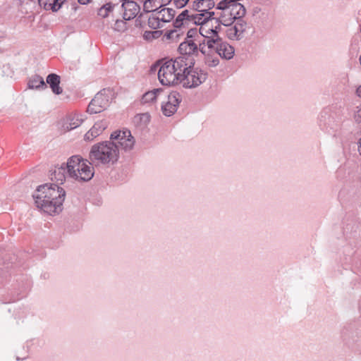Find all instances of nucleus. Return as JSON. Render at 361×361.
<instances>
[{"mask_svg": "<svg viewBox=\"0 0 361 361\" xmlns=\"http://www.w3.org/2000/svg\"><path fill=\"white\" fill-rule=\"evenodd\" d=\"M28 87L30 89L44 90L47 88V85L45 83L42 77L35 75L30 79Z\"/></svg>", "mask_w": 361, "mask_h": 361, "instance_id": "cd10ccee", "label": "nucleus"}, {"mask_svg": "<svg viewBox=\"0 0 361 361\" xmlns=\"http://www.w3.org/2000/svg\"><path fill=\"white\" fill-rule=\"evenodd\" d=\"M92 164H94V163L85 159L82 164L78 166V168H77L76 176H70L69 177L79 181L86 182L91 180L94 176Z\"/></svg>", "mask_w": 361, "mask_h": 361, "instance_id": "f8f14e48", "label": "nucleus"}, {"mask_svg": "<svg viewBox=\"0 0 361 361\" xmlns=\"http://www.w3.org/2000/svg\"><path fill=\"white\" fill-rule=\"evenodd\" d=\"M188 1L189 0H173V4L176 8H181L184 7Z\"/></svg>", "mask_w": 361, "mask_h": 361, "instance_id": "4c0bfd02", "label": "nucleus"}, {"mask_svg": "<svg viewBox=\"0 0 361 361\" xmlns=\"http://www.w3.org/2000/svg\"><path fill=\"white\" fill-rule=\"evenodd\" d=\"M213 22V35L210 38L220 37L219 33L222 30L221 25H223L216 17L212 16Z\"/></svg>", "mask_w": 361, "mask_h": 361, "instance_id": "2f4dec72", "label": "nucleus"}, {"mask_svg": "<svg viewBox=\"0 0 361 361\" xmlns=\"http://www.w3.org/2000/svg\"><path fill=\"white\" fill-rule=\"evenodd\" d=\"M359 61H360V63L361 65V55L360 56Z\"/></svg>", "mask_w": 361, "mask_h": 361, "instance_id": "49530a36", "label": "nucleus"}, {"mask_svg": "<svg viewBox=\"0 0 361 361\" xmlns=\"http://www.w3.org/2000/svg\"><path fill=\"white\" fill-rule=\"evenodd\" d=\"M358 143H359V151H360V152L361 154V138L360 139Z\"/></svg>", "mask_w": 361, "mask_h": 361, "instance_id": "37998d69", "label": "nucleus"}, {"mask_svg": "<svg viewBox=\"0 0 361 361\" xmlns=\"http://www.w3.org/2000/svg\"><path fill=\"white\" fill-rule=\"evenodd\" d=\"M234 22L240 19H243L246 14V9L242 4L230 3L228 4Z\"/></svg>", "mask_w": 361, "mask_h": 361, "instance_id": "412c9836", "label": "nucleus"}, {"mask_svg": "<svg viewBox=\"0 0 361 361\" xmlns=\"http://www.w3.org/2000/svg\"><path fill=\"white\" fill-rule=\"evenodd\" d=\"M356 94L358 97H361V85L357 88Z\"/></svg>", "mask_w": 361, "mask_h": 361, "instance_id": "a19ab883", "label": "nucleus"}, {"mask_svg": "<svg viewBox=\"0 0 361 361\" xmlns=\"http://www.w3.org/2000/svg\"><path fill=\"white\" fill-rule=\"evenodd\" d=\"M200 13L192 14V17H191V22L195 25H201L204 21L207 20H211L212 16H214L215 13L214 11H209L206 10L199 11Z\"/></svg>", "mask_w": 361, "mask_h": 361, "instance_id": "4be33fe9", "label": "nucleus"}, {"mask_svg": "<svg viewBox=\"0 0 361 361\" xmlns=\"http://www.w3.org/2000/svg\"><path fill=\"white\" fill-rule=\"evenodd\" d=\"M161 4L159 0H145L143 4V9L146 13L156 12Z\"/></svg>", "mask_w": 361, "mask_h": 361, "instance_id": "c756f323", "label": "nucleus"}, {"mask_svg": "<svg viewBox=\"0 0 361 361\" xmlns=\"http://www.w3.org/2000/svg\"><path fill=\"white\" fill-rule=\"evenodd\" d=\"M142 16V15H140L137 19H136V22H138L139 20V18Z\"/></svg>", "mask_w": 361, "mask_h": 361, "instance_id": "a18cd8bd", "label": "nucleus"}, {"mask_svg": "<svg viewBox=\"0 0 361 361\" xmlns=\"http://www.w3.org/2000/svg\"><path fill=\"white\" fill-rule=\"evenodd\" d=\"M200 51L204 56V63L209 68L216 67L219 64V56L212 51L208 49L204 41L200 42Z\"/></svg>", "mask_w": 361, "mask_h": 361, "instance_id": "2eb2a0df", "label": "nucleus"}, {"mask_svg": "<svg viewBox=\"0 0 361 361\" xmlns=\"http://www.w3.org/2000/svg\"><path fill=\"white\" fill-rule=\"evenodd\" d=\"M119 158V149L109 141L98 142L90 149L89 159L95 165H114Z\"/></svg>", "mask_w": 361, "mask_h": 361, "instance_id": "7ed1b4c3", "label": "nucleus"}, {"mask_svg": "<svg viewBox=\"0 0 361 361\" xmlns=\"http://www.w3.org/2000/svg\"><path fill=\"white\" fill-rule=\"evenodd\" d=\"M162 33H163L162 30H154V31L145 32V37L147 39H157L159 37H161Z\"/></svg>", "mask_w": 361, "mask_h": 361, "instance_id": "f704fd0d", "label": "nucleus"}, {"mask_svg": "<svg viewBox=\"0 0 361 361\" xmlns=\"http://www.w3.org/2000/svg\"><path fill=\"white\" fill-rule=\"evenodd\" d=\"M229 4L227 0H222L216 6V9L221 10V11L218 13V17L216 18L225 27H229L234 23L232 13H231L228 6Z\"/></svg>", "mask_w": 361, "mask_h": 361, "instance_id": "ddd939ff", "label": "nucleus"}, {"mask_svg": "<svg viewBox=\"0 0 361 361\" xmlns=\"http://www.w3.org/2000/svg\"><path fill=\"white\" fill-rule=\"evenodd\" d=\"M226 37L231 40H240L244 37L246 30L247 23L244 19L235 20L232 25L226 27Z\"/></svg>", "mask_w": 361, "mask_h": 361, "instance_id": "9b49d317", "label": "nucleus"}, {"mask_svg": "<svg viewBox=\"0 0 361 361\" xmlns=\"http://www.w3.org/2000/svg\"><path fill=\"white\" fill-rule=\"evenodd\" d=\"M199 43L201 42L198 41ZM180 56L172 58L165 61L163 65L177 66L178 68L187 66L188 67L194 66L195 64V57L200 51V45L193 42L192 39H185L181 42L178 49Z\"/></svg>", "mask_w": 361, "mask_h": 361, "instance_id": "20e7f679", "label": "nucleus"}, {"mask_svg": "<svg viewBox=\"0 0 361 361\" xmlns=\"http://www.w3.org/2000/svg\"><path fill=\"white\" fill-rule=\"evenodd\" d=\"M83 121V118H80L79 116H76L74 117H70L67 119V121L63 123V128L66 130L69 131L76 128L80 126Z\"/></svg>", "mask_w": 361, "mask_h": 361, "instance_id": "c85d7f7f", "label": "nucleus"}, {"mask_svg": "<svg viewBox=\"0 0 361 361\" xmlns=\"http://www.w3.org/2000/svg\"><path fill=\"white\" fill-rule=\"evenodd\" d=\"M161 21L157 16H151L148 18V25L152 29H158L162 27L161 25Z\"/></svg>", "mask_w": 361, "mask_h": 361, "instance_id": "473e14b6", "label": "nucleus"}, {"mask_svg": "<svg viewBox=\"0 0 361 361\" xmlns=\"http://www.w3.org/2000/svg\"><path fill=\"white\" fill-rule=\"evenodd\" d=\"M97 14L104 18H111V20L115 22L114 27L115 30L123 32L126 30V20L120 18L121 7L118 4L106 3L99 8Z\"/></svg>", "mask_w": 361, "mask_h": 361, "instance_id": "39448f33", "label": "nucleus"}, {"mask_svg": "<svg viewBox=\"0 0 361 361\" xmlns=\"http://www.w3.org/2000/svg\"><path fill=\"white\" fill-rule=\"evenodd\" d=\"M66 0H61V6L63 5V4L66 1Z\"/></svg>", "mask_w": 361, "mask_h": 361, "instance_id": "c03bdc74", "label": "nucleus"}, {"mask_svg": "<svg viewBox=\"0 0 361 361\" xmlns=\"http://www.w3.org/2000/svg\"><path fill=\"white\" fill-rule=\"evenodd\" d=\"M61 0H38L39 4L46 11H58L61 8Z\"/></svg>", "mask_w": 361, "mask_h": 361, "instance_id": "a878e982", "label": "nucleus"}, {"mask_svg": "<svg viewBox=\"0 0 361 361\" xmlns=\"http://www.w3.org/2000/svg\"><path fill=\"white\" fill-rule=\"evenodd\" d=\"M121 12L123 11L122 17L125 20H130L137 16L140 7L133 0H124L121 6Z\"/></svg>", "mask_w": 361, "mask_h": 361, "instance_id": "4468645a", "label": "nucleus"}, {"mask_svg": "<svg viewBox=\"0 0 361 361\" xmlns=\"http://www.w3.org/2000/svg\"><path fill=\"white\" fill-rule=\"evenodd\" d=\"M157 14L161 23H168L174 18L176 11L171 8H163Z\"/></svg>", "mask_w": 361, "mask_h": 361, "instance_id": "bb28decb", "label": "nucleus"}, {"mask_svg": "<svg viewBox=\"0 0 361 361\" xmlns=\"http://www.w3.org/2000/svg\"><path fill=\"white\" fill-rule=\"evenodd\" d=\"M161 4V7L169 4L172 0H159Z\"/></svg>", "mask_w": 361, "mask_h": 361, "instance_id": "58836bf2", "label": "nucleus"}, {"mask_svg": "<svg viewBox=\"0 0 361 361\" xmlns=\"http://www.w3.org/2000/svg\"><path fill=\"white\" fill-rule=\"evenodd\" d=\"M50 178L52 181H55L58 185L63 184L66 180V173L67 169L65 167V164H61L60 167H55L54 170H50Z\"/></svg>", "mask_w": 361, "mask_h": 361, "instance_id": "6ab92c4d", "label": "nucleus"}, {"mask_svg": "<svg viewBox=\"0 0 361 361\" xmlns=\"http://www.w3.org/2000/svg\"><path fill=\"white\" fill-rule=\"evenodd\" d=\"M164 93V90L161 88H156L152 91L147 92L145 93L142 97V103H149L152 102L154 100L162 97V94Z\"/></svg>", "mask_w": 361, "mask_h": 361, "instance_id": "393cba45", "label": "nucleus"}, {"mask_svg": "<svg viewBox=\"0 0 361 361\" xmlns=\"http://www.w3.org/2000/svg\"><path fill=\"white\" fill-rule=\"evenodd\" d=\"M150 121V115L148 113L137 114L133 118V123L136 128L142 130L145 129Z\"/></svg>", "mask_w": 361, "mask_h": 361, "instance_id": "5701e85b", "label": "nucleus"}, {"mask_svg": "<svg viewBox=\"0 0 361 361\" xmlns=\"http://www.w3.org/2000/svg\"><path fill=\"white\" fill-rule=\"evenodd\" d=\"M66 192L57 184L46 183L37 187L33 198L37 207L50 215L63 209Z\"/></svg>", "mask_w": 361, "mask_h": 361, "instance_id": "f03ea898", "label": "nucleus"}, {"mask_svg": "<svg viewBox=\"0 0 361 361\" xmlns=\"http://www.w3.org/2000/svg\"><path fill=\"white\" fill-rule=\"evenodd\" d=\"M109 141L111 143H114L119 151L123 150L125 152L133 149L135 142L131 132L128 129L113 132L110 135Z\"/></svg>", "mask_w": 361, "mask_h": 361, "instance_id": "1a4fd4ad", "label": "nucleus"}, {"mask_svg": "<svg viewBox=\"0 0 361 361\" xmlns=\"http://www.w3.org/2000/svg\"><path fill=\"white\" fill-rule=\"evenodd\" d=\"M199 30L197 27L190 28L187 32V37L185 39H192L193 42L198 41L197 38L200 37Z\"/></svg>", "mask_w": 361, "mask_h": 361, "instance_id": "72a5a7b5", "label": "nucleus"}, {"mask_svg": "<svg viewBox=\"0 0 361 361\" xmlns=\"http://www.w3.org/2000/svg\"><path fill=\"white\" fill-rule=\"evenodd\" d=\"M178 68L177 66L162 65L158 72V78L163 85H180L186 89H193L204 82L208 73L194 66Z\"/></svg>", "mask_w": 361, "mask_h": 361, "instance_id": "f257e3e1", "label": "nucleus"}, {"mask_svg": "<svg viewBox=\"0 0 361 361\" xmlns=\"http://www.w3.org/2000/svg\"><path fill=\"white\" fill-rule=\"evenodd\" d=\"M191 17H192V14H189L188 10L183 11L175 19L173 24V29L166 30L164 37L168 40L178 39L183 34V32L181 31L182 27L191 22Z\"/></svg>", "mask_w": 361, "mask_h": 361, "instance_id": "6e6552de", "label": "nucleus"}, {"mask_svg": "<svg viewBox=\"0 0 361 361\" xmlns=\"http://www.w3.org/2000/svg\"><path fill=\"white\" fill-rule=\"evenodd\" d=\"M78 1L79 4L85 5V4H88L91 0H78Z\"/></svg>", "mask_w": 361, "mask_h": 361, "instance_id": "ea45409f", "label": "nucleus"}, {"mask_svg": "<svg viewBox=\"0 0 361 361\" xmlns=\"http://www.w3.org/2000/svg\"><path fill=\"white\" fill-rule=\"evenodd\" d=\"M162 97L166 98L161 102V111L164 116H171L176 112L180 103L182 101L181 94L176 91L170 92H166L162 94Z\"/></svg>", "mask_w": 361, "mask_h": 361, "instance_id": "9d476101", "label": "nucleus"}, {"mask_svg": "<svg viewBox=\"0 0 361 361\" xmlns=\"http://www.w3.org/2000/svg\"><path fill=\"white\" fill-rule=\"evenodd\" d=\"M215 3L214 0H199L197 2V9L202 8L201 10H210L214 8Z\"/></svg>", "mask_w": 361, "mask_h": 361, "instance_id": "7c9ffc66", "label": "nucleus"}, {"mask_svg": "<svg viewBox=\"0 0 361 361\" xmlns=\"http://www.w3.org/2000/svg\"><path fill=\"white\" fill-rule=\"evenodd\" d=\"M354 118L355 121L360 124L361 128V105L356 106L354 112Z\"/></svg>", "mask_w": 361, "mask_h": 361, "instance_id": "c9c22d12", "label": "nucleus"}, {"mask_svg": "<svg viewBox=\"0 0 361 361\" xmlns=\"http://www.w3.org/2000/svg\"><path fill=\"white\" fill-rule=\"evenodd\" d=\"M192 7H193V8H194L195 10H196V11H200V8H199V9H197V2H196V1H194L193 5H192Z\"/></svg>", "mask_w": 361, "mask_h": 361, "instance_id": "79ce46f5", "label": "nucleus"}, {"mask_svg": "<svg viewBox=\"0 0 361 361\" xmlns=\"http://www.w3.org/2000/svg\"><path fill=\"white\" fill-rule=\"evenodd\" d=\"M335 118L331 114V111L329 109H324L319 117V124L321 128H333L334 126Z\"/></svg>", "mask_w": 361, "mask_h": 361, "instance_id": "f3484780", "label": "nucleus"}, {"mask_svg": "<svg viewBox=\"0 0 361 361\" xmlns=\"http://www.w3.org/2000/svg\"><path fill=\"white\" fill-rule=\"evenodd\" d=\"M108 126V122L106 120H102L94 123L93 127L85 133L84 139L87 141L93 140L94 138L99 135Z\"/></svg>", "mask_w": 361, "mask_h": 361, "instance_id": "dca6fc26", "label": "nucleus"}, {"mask_svg": "<svg viewBox=\"0 0 361 361\" xmlns=\"http://www.w3.org/2000/svg\"><path fill=\"white\" fill-rule=\"evenodd\" d=\"M111 99L112 91L110 89H103L91 100L87 111L90 114L103 111L109 106Z\"/></svg>", "mask_w": 361, "mask_h": 361, "instance_id": "0eeeda50", "label": "nucleus"}, {"mask_svg": "<svg viewBox=\"0 0 361 361\" xmlns=\"http://www.w3.org/2000/svg\"><path fill=\"white\" fill-rule=\"evenodd\" d=\"M199 33L201 36L204 37V43L209 39V37H212L213 35V22L212 18L211 20H207L203 23L200 28Z\"/></svg>", "mask_w": 361, "mask_h": 361, "instance_id": "b1692460", "label": "nucleus"}, {"mask_svg": "<svg viewBox=\"0 0 361 361\" xmlns=\"http://www.w3.org/2000/svg\"><path fill=\"white\" fill-rule=\"evenodd\" d=\"M206 44L208 49H212L219 57L223 59L230 60L234 56V47L223 40L221 37L210 38L206 42Z\"/></svg>", "mask_w": 361, "mask_h": 361, "instance_id": "423d86ee", "label": "nucleus"}, {"mask_svg": "<svg viewBox=\"0 0 361 361\" xmlns=\"http://www.w3.org/2000/svg\"><path fill=\"white\" fill-rule=\"evenodd\" d=\"M46 82L55 94L59 95L63 92V89L60 87L61 77L59 75L56 73L49 74L47 77Z\"/></svg>", "mask_w": 361, "mask_h": 361, "instance_id": "aec40b11", "label": "nucleus"}, {"mask_svg": "<svg viewBox=\"0 0 361 361\" xmlns=\"http://www.w3.org/2000/svg\"><path fill=\"white\" fill-rule=\"evenodd\" d=\"M84 160L80 155H73L68 158L66 164H65L68 176H76L77 168Z\"/></svg>", "mask_w": 361, "mask_h": 361, "instance_id": "a211bd4d", "label": "nucleus"}, {"mask_svg": "<svg viewBox=\"0 0 361 361\" xmlns=\"http://www.w3.org/2000/svg\"><path fill=\"white\" fill-rule=\"evenodd\" d=\"M262 9L259 6H255L252 8L251 13L252 16L256 18L260 19L261 16L259 14L261 13Z\"/></svg>", "mask_w": 361, "mask_h": 361, "instance_id": "e433bc0d", "label": "nucleus"}]
</instances>
